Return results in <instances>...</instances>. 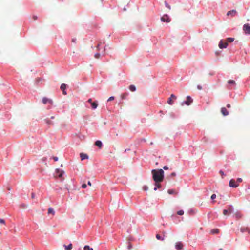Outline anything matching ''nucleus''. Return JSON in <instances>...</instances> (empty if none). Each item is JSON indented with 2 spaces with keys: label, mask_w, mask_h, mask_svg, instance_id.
Wrapping results in <instances>:
<instances>
[{
  "label": "nucleus",
  "mask_w": 250,
  "mask_h": 250,
  "mask_svg": "<svg viewBox=\"0 0 250 250\" xmlns=\"http://www.w3.org/2000/svg\"><path fill=\"white\" fill-rule=\"evenodd\" d=\"M153 180L157 183L162 182L164 178V172L162 169H153L151 171Z\"/></svg>",
  "instance_id": "obj_1"
},
{
  "label": "nucleus",
  "mask_w": 250,
  "mask_h": 250,
  "mask_svg": "<svg viewBox=\"0 0 250 250\" xmlns=\"http://www.w3.org/2000/svg\"><path fill=\"white\" fill-rule=\"evenodd\" d=\"M243 30L246 34H250V24H245Z\"/></svg>",
  "instance_id": "obj_2"
},
{
  "label": "nucleus",
  "mask_w": 250,
  "mask_h": 250,
  "mask_svg": "<svg viewBox=\"0 0 250 250\" xmlns=\"http://www.w3.org/2000/svg\"><path fill=\"white\" fill-rule=\"evenodd\" d=\"M64 172L61 169H56V176H58L59 178H62L61 181L63 180L64 178H62V175H63Z\"/></svg>",
  "instance_id": "obj_3"
},
{
  "label": "nucleus",
  "mask_w": 250,
  "mask_h": 250,
  "mask_svg": "<svg viewBox=\"0 0 250 250\" xmlns=\"http://www.w3.org/2000/svg\"><path fill=\"white\" fill-rule=\"evenodd\" d=\"M161 20L162 22H169L171 21L168 15L165 14L161 18Z\"/></svg>",
  "instance_id": "obj_4"
},
{
  "label": "nucleus",
  "mask_w": 250,
  "mask_h": 250,
  "mask_svg": "<svg viewBox=\"0 0 250 250\" xmlns=\"http://www.w3.org/2000/svg\"><path fill=\"white\" fill-rule=\"evenodd\" d=\"M42 102L44 104H46L48 103L50 104V105H52L53 104V101L51 99L46 97H43L42 98Z\"/></svg>",
  "instance_id": "obj_5"
},
{
  "label": "nucleus",
  "mask_w": 250,
  "mask_h": 250,
  "mask_svg": "<svg viewBox=\"0 0 250 250\" xmlns=\"http://www.w3.org/2000/svg\"><path fill=\"white\" fill-rule=\"evenodd\" d=\"M228 45V43L227 42H223V40H221L219 43V47L220 49H223L227 48V46Z\"/></svg>",
  "instance_id": "obj_6"
},
{
  "label": "nucleus",
  "mask_w": 250,
  "mask_h": 250,
  "mask_svg": "<svg viewBox=\"0 0 250 250\" xmlns=\"http://www.w3.org/2000/svg\"><path fill=\"white\" fill-rule=\"evenodd\" d=\"M229 186L231 188H235L238 186V184H236L235 180L232 179L229 181Z\"/></svg>",
  "instance_id": "obj_7"
},
{
  "label": "nucleus",
  "mask_w": 250,
  "mask_h": 250,
  "mask_svg": "<svg viewBox=\"0 0 250 250\" xmlns=\"http://www.w3.org/2000/svg\"><path fill=\"white\" fill-rule=\"evenodd\" d=\"M183 244L181 242H178L175 244V248L177 250H182L183 248Z\"/></svg>",
  "instance_id": "obj_8"
},
{
  "label": "nucleus",
  "mask_w": 250,
  "mask_h": 250,
  "mask_svg": "<svg viewBox=\"0 0 250 250\" xmlns=\"http://www.w3.org/2000/svg\"><path fill=\"white\" fill-rule=\"evenodd\" d=\"M193 100L191 98L188 96L187 97V100L185 102V104L187 105H189L191 103H192Z\"/></svg>",
  "instance_id": "obj_9"
},
{
  "label": "nucleus",
  "mask_w": 250,
  "mask_h": 250,
  "mask_svg": "<svg viewBox=\"0 0 250 250\" xmlns=\"http://www.w3.org/2000/svg\"><path fill=\"white\" fill-rule=\"evenodd\" d=\"M172 98L174 99H176V97L173 95V94H171L170 97L168 98V100H167V103L169 104L170 105H172L173 104V102L172 101Z\"/></svg>",
  "instance_id": "obj_10"
},
{
  "label": "nucleus",
  "mask_w": 250,
  "mask_h": 250,
  "mask_svg": "<svg viewBox=\"0 0 250 250\" xmlns=\"http://www.w3.org/2000/svg\"><path fill=\"white\" fill-rule=\"evenodd\" d=\"M66 88V85L64 83L62 84V85H61V87H60V88L62 91L63 94L64 95L67 94L66 92L65 91Z\"/></svg>",
  "instance_id": "obj_11"
},
{
  "label": "nucleus",
  "mask_w": 250,
  "mask_h": 250,
  "mask_svg": "<svg viewBox=\"0 0 250 250\" xmlns=\"http://www.w3.org/2000/svg\"><path fill=\"white\" fill-rule=\"evenodd\" d=\"M221 113L224 115V116H227L229 114V112L226 109V108L225 107H222L221 109Z\"/></svg>",
  "instance_id": "obj_12"
},
{
  "label": "nucleus",
  "mask_w": 250,
  "mask_h": 250,
  "mask_svg": "<svg viewBox=\"0 0 250 250\" xmlns=\"http://www.w3.org/2000/svg\"><path fill=\"white\" fill-rule=\"evenodd\" d=\"M237 13V11L235 10H232L231 11H229L227 12V15L228 16L231 15L232 16H234Z\"/></svg>",
  "instance_id": "obj_13"
},
{
  "label": "nucleus",
  "mask_w": 250,
  "mask_h": 250,
  "mask_svg": "<svg viewBox=\"0 0 250 250\" xmlns=\"http://www.w3.org/2000/svg\"><path fill=\"white\" fill-rule=\"evenodd\" d=\"M91 107L93 109H96L98 106V103L97 101L93 102V103H91Z\"/></svg>",
  "instance_id": "obj_14"
},
{
  "label": "nucleus",
  "mask_w": 250,
  "mask_h": 250,
  "mask_svg": "<svg viewBox=\"0 0 250 250\" xmlns=\"http://www.w3.org/2000/svg\"><path fill=\"white\" fill-rule=\"evenodd\" d=\"M95 145L101 148L102 146V143L101 141L97 140L95 142Z\"/></svg>",
  "instance_id": "obj_15"
},
{
  "label": "nucleus",
  "mask_w": 250,
  "mask_h": 250,
  "mask_svg": "<svg viewBox=\"0 0 250 250\" xmlns=\"http://www.w3.org/2000/svg\"><path fill=\"white\" fill-rule=\"evenodd\" d=\"M80 157L82 160H83L85 159H88V155L84 153H81L80 154Z\"/></svg>",
  "instance_id": "obj_16"
},
{
  "label": "nucleus",
  "mask_w": 250,
  "mask_h": 250,
  "mask_svg": "<svg viewBox=\"0 0 250 250\" xmlns=\"http://www.w3.org/2000/svg\"><path fill=\"white\" fill-rule=\"evenodd\" d=\"M63 247L65 248V249L66 250H71L72 249V244L71 243H70L68 246L64 245Z\"/></svg>",
  "instance_id": "obj_17"
},
{
  "label": "nucleus",
  "mask_w": 250,
  "mask_h": 250,
  "mask_svg": "<svg viewBox=\"0 0 250 250\" xmlns=\"http://www.w3.org/2000/svg\"><path fill=\"white\" fill-rule=\"evenodd\" d=\"M167 192L169 194H176V195L177 194V193L176 192H175V190L173 189H169L167 191Z\"/></svg>",
  "instance_id": "obj_18"
},
{
  "label": "nucleus",
  "mask_w": 250,
  "mask_h": 250,
  "mask_svg": "<svg viewBox=\"0 0 250 250\" xmlns=\"http://www.w3.org/2000/svg\"><path fill=\"white\" fill-rule=\"evenodd\" d=\"M129 89L130 91L134 92L136 90V87L134 85H130L129 87Z\"/></svg>",
  "instance_id": "obj_19"
},
{
  "label": "nucleus",
  "mask_w": 250,
  "mask_h": 250,
  "mask_svg": "<svg viewBox=\"0 0 250 250\" xmlns=\"http://www.w3.org/2000/svg\"><path fill=\"white\" fill-rule=\"evenodd\" d=\"M48 214H52L53 215H54L55 211L53 208H49L48 209Z\"/></svg>",
  "instance_id": "obj_20"
},
{
  "label": "nucleus",
  "mask_w": 250,
  "mask_h": 250,
  "mask_svg": "<svg viewBox=\"0 0 250 250\" xmlns=\"http://www.w3.org/2000/svg\"><path fill=\"white\" fill-rule=\"evenodd\" d=\"M219 233V229H213L211 230V233L212 234H217Z\"/></svg>",
  "instance_id": "obj_21"
},
{
  "label": "nucleus",
  "mask_w": 250,
  "mask_h": 250,
  "mask_svg": "<svg viewBox=\"0 0 250 250\" xmlns=\"http://www.w3.org/2000/svg\"><path fill=\"white\" fill-rule=\"evenodd\" d=\"M234 40V39L233 38H230V37H229V38H228L227 39H226V41L227 42H233Z\"/></svg>",
  "instance_id": "obj_22"
},
{
  "label": "nucleus",
  "mask_w": 250,
  "mask_h": 250,
  "mask_svg": "<svg viewBox=\"0 0 250 250\" xmlns=\"http://www.w3.org/2000/svg\"><path fill=\"white\" fill-rule=\"evenodd\" d=\"M235 215L237 218H240L242 217L241 213L239 212H236Z\"/></svg>",
  "instance_id": "obj_23"
},
{
  "label": "nucleus",
  "mask_w": 250,
  "mask_h": 250,
  "mask_svg": "<svg viewBox=\"0 0 250 250\" xmlns=\"http://www.w3.org/2000/svg\"><path fill=\"white\" fill-rule=\"evenodd\" d=\"M83 249L84 250H93V248H90V247L88 245L85 246Z\"/></svg>",
  "instance_id": "obj_24"
},
{
  "label": "nucleus",
  "mask_w": 250,
  "mask_h": 250,
  "mask_svg": "<svg viewBox=\"0 0 250 250\" xmlns=\"http://www.w3.org/2000/svg\"><path fill=\"white\" fill-rule=\"evenodd\" d=\"M228 83L229 84H235V82L234 80H229L228 81Z\"/></svg>",
  "instance_id": "obj_25"
},
{
  "label": "nucleus",
  "mask_w": 250,
  "mask_h": 250,
  "mask_svg": "<svg viewBox=\"0 0 250 250\" xmlns=\"http://www.w3.org/2000/svg\"><path fill=\"white\" fill-rule=\"evenodd\" d=\"M229 212V213H230L232 212L233 211V208L231 206H229L228 208L227 209Z\"/></svg>",
  "instance_id": "obj_26"
},
{
  "label": "nucleus",
  "mask_w": 250,
  "mask_h": 250,
  "mask_svg": "<svg viewBox=\"0 0 250 250\" xmlns=\"http://www.w3.org/2000/svg\"><path fill=\"white\" fill-rule=\"evenodd\" d=\"M246 231H249L248 229L247 228H241V231L242 232H245Z\"/></svg>",
  "instance_id": "obj_27"
},
{
  "label": "nucleus",
  "mask_w": 250,
  "mask_h": 250,
  "mask_svg": "<svg viewBox=\"0 0 250 250\" xmlns=\"http://www.w3.org/2000/svg\"><path fill=\"white\" fill-rule=\"evenodd\" d=\"M177 213L178 215H182L184 214V212L183 210H181L177 211Z\"/></svg>",
  "instance_id": "obj_28"
},
{
  "label": "nucleus",
  "mask_w": 250,
  "mask_h": 250,
  "mask_svg": "<svg viewBox=\"0 0 250 250\" xmlns=\"http://www.w3.org/2000/svg\"><path fill=\"white\" fill-rule=\"evenodd\" d=\"M156 237L158 240H164V239L163 238H162L161 236L159 234H157Z\"/></svg>",
  "instance_id": "obj_29"
},
{
  "label": "nucleus",
  "mask_w": 250,
  "mask_h": 250,
  "mask_svg": "<svg viewBox=\"0 0 250 250\" xmlns=\"http://www.w3.org/2000/svg\"><path fill=\"white\" fill-rule=\"evenodd\" d=\"M127 95V93H123L121 95V97L122 99H125L126 96Z\"/></svg>",
  "instance_id": "obj_30"
},
{
  "label": "nucleus",
  "mask_w": 250,
  "mask_h": 250,
  "mask_svg": "<svg viewBox=\"0 0 250 250\" xmlns=\"http://www.w3.org/2000/svg\"><path fill=\"white\" fill-rule=\"evenodd\" d=\"M229 211L227 209H224L223 210V215H228V213H229Z\"/></svg>",
  "instance_id": "obj_31"
},
{
  "label": "nucleus",
  "mask_w": 250,
  "mask_h": 250,
  "mask_svg": "<svg viewBox=\"0 0 250 250\" xmlns=\"http://www.w3.org/2000/svg\"><path fill=\"white\" fill-rule=\"evenodd\" d=\"M165 4L166 7H167L169 9H171L170 6L167 3L166 1H165Z\"/></svg>",
  "instance_id": "obj_32"
},
{
  "label": "nucleus",
  "mask_w": 250,
  "mask_h": 250,
  "mask_svg": "<svg viewBox=\"0 0 250 250\" xmlns=\"http://www.w3.org/2000/svg\"><path fill=\"white\" fill-rule=\"evenodd\" d=\"M155 185L157 188H160L161 187V185L160 184V183L155 182Z\"/></svg>",
  "instance_id": "obj_33"
},
{
  "label": "nucleus",
  "mask_w": 250,
  "mask_h": 250,
  "mask_svg": "<svg viewBox=\"0 0 250 250\" xmlns=\"http://www.w3.org/2000/svg\"><path fill=\"white\" fill-rule=\"evenodd\" d=\"M114 99V97H113V96H111V97H110L108 98V99L107 101H111L113 100Z\"/></svg>",
  "instance_id": "obj_34"
},
{
  "label": "nucleus",
  "mask_w": 250,
  "mask_h": 250,
  "mask_svg": "<svg viewBox=\"0 0 250 250\" xmlns=\"http://www.w3.org/2000/svg\"><path fill=\"white\" fill-rule=\"evenodd\" d=\"M219 173H220V174H221V175L222 176V178H223V176H224V175H225L224 172H223V171H222V170H220V171H219Z\"/></svg>",
  "instance_id": "obj_35"
},
{
  "label": "nucleus",
  "mask_w": 250,
  "mask_h": 250,
  "mask_svg": "<svg viewBox=\"0 0 250 250\" xmlns=\"http://www.w3.org/2000/svg\"><path fill=\"white\" fill-rule=\"evenodd\" d=\"M216 197V195L215 194H213L211 196V199L212 200L214 199Z\"/></svg>",
  "instance_id": "obj_36"
},
{
  "label": "nucleus",
  "mask_w": 250,
  "mask_h": 250,
  "mask_svg": "<svg viewBox=\"0 0 250 250\" xmlns=\"http://www.w3.org/2000/svg\"><path fill=\"white\" fill-rule=\"evenodd\" d=\"M0 224H5V220L3 219H0Z\"/></svg>",
  "instance_id": "obj_37"
},
{
  "label": "nucleus",
  "mask_w": 250,
  "mask_h": 250,
  "mask_svg": "<svg viewBox=\"0 0 250 250\" xmlns=\"http://www.w3.org/2000/svg\"><path fill=\"white\" fill-rule=\"evenodd\" d=\"M100 56V54L99 53H96L95 54V57L97 59L99 58Z\"/></svg>",
  "instance_id": "obj_38"
},
{
  "label": "nucleus",
  "mask_w": 250,
  "mask_h": 250,
  "mask_svg": "<svg viewBox=\"0 0 250 250\" xmlns=\"http://www.w3.org/2000/svg\"><path fill=\"white\" fill-rule=\"evenodd\" d=\"M87 186L85 184H83L82 185V188H86Z\"/></svg>",
  "instance_id": "obj_39"
},
{
  "label": "nucleus",
  "mask_w": 250,
  "mask_h": 250,
  "mask_svg": "<svg viewBox=\"0 0 250 250\" xmlns=\"http://www.w3.org/2000/svg\"><path fill=\"white\" fill-rule=\"evenodd\" d=\"M237 181L239 183H241L242 181V179L240 178H239L237 179Z\"/></svg>",
  "instance_id": "obj_40"
},
{
  "label": "nucleus",
  "mask_w": 250,
  "mask_h": 250,
  "mask_svg": "<svg viewBox=\"0 0 250 250\" xmlns=\"http://www.w3.org/2000/svg\"><path fill=\"white\" fill-rule=\"evenodd\" d=\"M163 169L164 170H167L168 169V167L167 166H165L164 167H163Z\"/></svg>",
  "instance_id": "obj_41"
},
{
  "label": "nucleus",
  "mask_w": 250,
  "mask_h": 250,
  "mask_svg": "<svg viewBox=\"0 0 250 250\" xmlns=\"http://www.w3.org/2000/svg\"><path fill=\"white\" fill-rule=\"evenodd\" d=\"M143 189H144V190H147L148 189V188H147V186H144V187H143Z\"/></svg>",
  "instance_id": "obj_42"
},
{
  "label": "nucleus",
  "mask_w": 250,
  "mask_h": 250,
  "mask_svg": "<svg viewBox=\"0 0 250 250\" xmlns=\"http://www.w3.org/2000/svg\"><path fill=\"white\" fill-rule=\"evenodd\" d=\"M53 159L55 161H57L58 160V158L57 157H53Z\"/></svg>",
  "instance_id": "obj_43"
},
{
  "label": "nucleus",
  "mask_w": 250,
  "mask_h": 250,
  "mask_svg": "<svg viewBox=\"0 0 250 250\" xmlns=\"http://www.w3.org/2000/svg\"><path fill=\"white\" fill-rule=\"evenodd\" d=\"M35 197V194L34 193H32L31 194V197L32 199H34Z\"/></svg>",
  "instance_id": "obj_44"
},
{
  "label": "nucleus",
  "mask_w": 250,
  "mask_h": 250,
  "mask_svg": "<svg viewBox=\"0 0 250 250\" xmlns=\"http://www.w3.org/2000/svg\"><path fill=\"white\" fill-rule=\"evenodd\" d=\"M197 88L199 90H202V86L199 85H197Z\"/></svg>",
  "instance_id": "obj_45"
},
{
  "label": "nucleus",
  "mask_w": 250,
  "mask_h": 250,
  "mask_svg": "<svg viewBox=\"0 0 250 250\" xmlns=\"http://www.w3.org/2000/svg\"><path fill=\"white\" fill-rule=\"evenodd\" d=\"M170 175L172 177H174L176 176V173L175 172H172V173H171Z\"/></svg>",
  "instance_id": "obj_46"
},
{
  "label": "nucleus",
  "mask_w": 250,
  "mask_h": 250,
  "mask_svg": "<svg viewBox=\"0 0 250 250\" xmlns=\"http://www.w3.org/2000/svg\"><path fill=\"white\" fill-rule=\"evenodd\" d=\"M131 248H132V245L131 244H129V245L128 246V249L129 250H130Z\"/></svg>",
  "instance_id": "obj_47"
},
{
  "label": "nucleus",
  "mask_w": 250,
  "mask_h": 250,
  "mask_svg": "<svg viewBox=\"0 0 250 250\" xmlns=\"http://www.w3.org/2000/svg\"><path fill=\"white\" fill-rule=\"evenodd\" d=\"M87 102L89 103H90L91 104V103H93V102L92 101V99H89L87 101Z\"/></svg>",
  "instance_id": "obj_48"
},
{
  "label": "nucleus",
  "mask_w": 250,
  "mask_h": 250,
  "mask_svg": "<svg viewBox=\"0 0 250 250\" xmlns=\"http://www.w3.org/2000/svg\"><path fill=\"white\" fill-rule=\"evenodd\" d=\"M33 19H34V20H36L37 19V16H34L33 17Z\"/></svg>",
  "instance_id": "obj_49"
},
{
  "label": "nucleus",
  "mask_w": 250,
  "mask_h": 250,
  "mask_svg": "<svg viewBox=\"0 0 250 250\" xmlns=\"http://www.w3.org/2000/svg\"><path fill=\"white\" fill-rule=\"evenodd\" d=\"M227 107L228 108H230L231 105H230V104H228L227 105Z\"/></svg>",
  "instance_id": "obj_50"
},
{
  "label": "nucleus",
  "mask_w": 250,
  "mask_h": 250,
  "mask_svg": "<svg viewBox=\"0 0 250 250\" xmlns=\"http://www.w3.org/2000/svg\"><path fill=\"white\" fill-rule=\"evenodd\" d=\"M88 185L91 186V183L90 181H88L87 183Z\"/></svg>",
  "instance_id": "obj_51"
},
{
  "label": "nucleus",
  "mask_w": 250,
  "mask_h": 250,
  "mask_svg": "<svg viewBox=\"0 0 250 250\" xmlns=\"http://www.w3.org/2000/svg\"><path fill=\"white\" fill-rule=\"evenodd\" d=\"M157 189V188L155 186V187L154 188V190H156Z\"/></svg>",
  "instance_id": "obj_52"
},
{
  "label": "nucleus",
  "mask_w": 250,
  "mask_h": 250,
  "mask_svg": "<svg viewBox=\"0 0 250 250\" xmlns=\"http://www.w3.org/2000/svg\"><path fill=\"white\" fill-rule=\"evenodd\" d=\"M99 46H100V44L99 43V44H98L97 46V49H99Z\"/></svg>",
  "instance_id": "obj_53"
},
{
  "label": "nucleus",
  "mask_w": 250,
  "mask_h": 250,
  "mask_svg": "<svg viewBox=\"0 0 250 250\" xmlns=\"http://www.w3.org/2000/svg\"><path fill=\"white\" fill-rule=\"evenodd\" d=\"M46 123H48V124H49V123H50V121H47L46 122Z\"/></svg>",
  "instance_id": "obj_54"
},
{
  "label": "nucleus",
  "mask_w": 250,
  "mask_h": 250,
  "mask_svg": "<svg viewBox=\"0 0 250 250\" xmlns=\"http://www.w3.org/2000/svg\"><path fill=\"white\" fill-rule=\"evenodd\" d=\"M51 119H54V117L52 116V117H51Z\"/></svg>",
  "instance_id": "obj_55"
},
{
  "label": "nucleus",
  "mask_w": 250,
  "mask_h": 250,
  "mask_svg": "<svg viewBox=\"0 0 250 250\" xmlns=\"http://www.w3.org/2000/svg\"><path fill=\"white\" fill-rule=\"evenodd\" d=\"M219 250H223L222 249H220Z\"/></svg>",
  "instance_id": "obj_56"
}]
</instances>
